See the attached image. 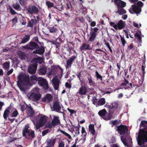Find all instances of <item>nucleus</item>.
<instances>
[{
    "instance_id": "obj_1",
    "label": "nucleus",
    "mask_w": 147,
    "mask_h": 147,
    "mask_svg": "<svg viewBox=\"0 0 147 147\" xmlns=\"http://www.w3.org/2000/svg\"><path fill=\"white\" fill-rule=\"evenodd\" d=\"M140 127L143 128L139 130L137 140L138 145L141 146L144 145L145 142H147V121H142Z\"/></svg>"
},
{
    "instance_id": "obj_2",
    "label": "nucleus",
    "mask_w": 147,
    "mask_h": 147,
    "mask_svg": "<svg viewBox=\"0 0 147 147\" xmlns=\"http://www.w3.org/2000/svg\"><path fill=\"white\" fill-rule=\"evenodd\" d=\"M17 84L20 90L23 92L25 91L26 88L24 86H26L30 82V78L28 75H19L18 78Z\"/></svg>"
},
{
    "instance_id": "obj_3",
    "label": "nucleus",
    "mask_w": 147,
    "mask_h": 147,
    "mask_svg": "<svg viewBox=\"0 0 147 147\" xmlns=\"http://www.w3.org/2000/svg\"><path fill=\"white\" fill-rule=\"evenodd\" d=\"M31 82L34 81H38L39 84L43 87L45 89H48L49 87L47 80L45 78L41 77H38L36 75L32 76L30 77Z\"/></svg>"
},
{
    "instance_id": "obj_4",
    "label": "nucleus",
    "mask_w": 147,
    "mask_h": 147,
    "mask_svg": "<svg viewBox=\"0 0 147 147\" xmlns=\"http://www.w3.org/2000/svg\"><path fill=\"white\" fill-rule=\"evenodd\" d=\"M32 91L33 92L30 95L29 98L33 101L36 102L38 101L41 98V95L39 92L38 88H35L32 89Z\"/></svg>"
},
{
    "instance_id": "obj_5",
    "label": "nucleus",
    "mask_w": 147,
    "mask_h": 147,
    "mask_svg": "<svg viewBox=\"0 0 147 147\" xmlns=\"http://www.w3.org/2000/svg\"><path fill=\"white\" fill-rule=\"evenodd\" d=\"M99 29V28L97 27L94 28H91L90 33V36L88 40L89 41L92 42L94 41L98 33V31Z\"/></svg>"
},
{
    "instance_id": "obj_6",
    "label": "nucleus",
    "mask_w": 147,
    "mask_h": 147,
    "mask_svg": "<svg viewBox=\"0 0 147 147\" xmlns=\"http://www.w3.org/2000/svg\"><path fill=\"white\" fill-rule=\"evenodd\" d=\"M23 47L25 49L33 50L38 48V45L34 42L30 41L28 45L23 46Z\"/></svg>"
},
{
    "instance_id": "obj_7",
    "label": "nucleus",
    "mask_w": 147,
    "mask_h": 147,
    "mask_svg": "<svg viewBox=\"0 0 147 147\" xmlns=\"http://www.w3.org/2000/svg\"><path fill=\"white\" fill-rule=\"evenodd\" d=\"M60 71L61 74L63 73V70L59 65H53L51 66L50 73L51 74L56 75L58 74V72Z\"/></svg>"
},
{
    "instance_id": "obj_8",
    "label": "nucleus",
    "mask_w": 147,
    "mask_h": 147,
    "mask_svg": "<svg viewBox=\"0 0 147 147\" xmlns=\"http://www.w3.org/2000/svg\"><path fill=\"white\" fill-rule=\"evenodd\" d=\"M117 131L121 135H123L128 132V129L127 126L121 124L117 126Z\"/></svg>"
},
{
    "instance_id": "obj_9",
    "label": "nucleus",
    "mask_w": 147,
    "mask_h": 147,
    "mask_svg": "<svg viewBox=\"0 0 147 147\" xmlns=\"http://www.w3.org/2000/svg\"><path fill=\"white\" fill-rule=\"evenodd\" d=\"M107 113V112L105 109H103L100 111L98 113V115L101 117L103 119L108 120L110 119L111 117L110 114L107 117H105L106 114Z\"/></svg>"
},
{
    "instance_id": "obj_10",
    "label": "nucleus",
    "mask_w": 147,
    "mask_h": 147,
    "mask_svg": "<svg viewBox=\"0 0 147 147\" xmlns=\"http://www.w3.org/2000/svg\"><path fill=\"white\" fill-rule=\"evenodd\" d=\"M61 108V106L59 101H56L53 103V107L52 108L53 111H55L58 113H60Z\"/></svg>"
},
{
    "instance_id": "obj_11",
    "label": "nucleus",
    "mask_w": 147,
    "mask_h": 147,
    "mask_svg": "<svg viewBox=\"0 0 147 147\" xmlns=\"http://www.w3.org/2000/svg\"><path fill=\"white\" fill-rule=\"evenodd\" d=\"M27 10L30 14H32L33 13L36 14L39 11L38 8L34 5H29L27 9Z\"/></svg>"
},
{
    "instance_id": "obj_12",
    "label": "nucleus",
    "mask_w": 147,
    "mask_h": 147,
    "mask_svg": "<svg viewBox=\"0 0 147 147\" xmlns=\"http://www.w3.org/2000/svg\"><path fill=\"white\" fill-rule=\"evenodd\" d=\"M56 140V138H53L47 139L46 141V143L47 144L46 147H52L53 146Z\"/></svg>"
},
{
    "instance_id": "obj_13",
    "label": "nucleus",
    "mask_w": 147,
    "mask_h": 147,
    "mask_svg": "<svg viewBox=\"0 0 147 147\" xmlns=\"http://www.w3.org/2000/svg\"><path fill=\"white\" fill-rule=\"evenodd\" d=\"M76 58V56L73 55L66 61V64L65 65V68L66 69L71 67L73 62Z\"/></svg>"
},
{
    "instance_id": "obj_14",
    "label": "nucleus",
    "mask_w": 147,
    "mask_h": 147,
    "mask_svg": "<svg viewBox=\"0 0 147 147\" xmlns=\"http://www.w3.org/2000/svg\"><path fill=\"white\" fill-rule=\"evenodd\" d=\"M42 114H39L38 115V117H41L39 121V123H40L41 125H44L47 122L48 119V117L45 115L42 116Z\"/></svg>"
},
{
    "instance_id": "obj_15",
    "label": "nucleus",
    "mask_w": 147,
    "mask_h": 147,
    "mask_svg": "<svg viewBox=\"0 0 147 147\" xmlns=\"http://www.w3.org/2000/svg\"><path fill=\"white\" fill-rule=\"evenodd\" d=\"M45 52V49L43 46H41L39 47L38 48H37L33 52V53L34 54H38L40 55H43Z\"/></svg>"
},
{
    "instance_id": "obj_16",
    "label": "nucleus",
    "mask_w": 147,
    "mask_h": 147,
    "mask_svg": "<svg viewBox=\"0 0 147 147\" xmlns=\"http://www.w3.org/2000/svg\"><path fill=\"white\" fill-rule=\"evenodd\" d=\"M37 67L36 64H33L30 65L28 68V72L31 74H34L36 72Z\"/></svg>"
},
{
    "instance_id": "obj_17",
    "label": "nucleus",
    "mask_w": 147,
    "mask_h": 147,
    "mask_svg": "<svg viewBox=\"0 0 147 147\" xmlns=\"http://www.w3.org/2000/svg\"><path fill=\"white\" fill-rule=\"evenodd\" d=\"M53 99V96L51 94H47L42 99V101L44 102H47L49 103L52 101Z\"/></svg>"
},
{
    "instance_id": "obj_18",
    "label": "nucleus",
    "mask_w": 147,
    "mask_h": 147,
    "mask_svg": "<svg viewBox=\"0 0 147 147\" xmlns=\"http://www.w3.org/2000/svg\"><path fill=\"white\" fill-rule=\"evenodd\" d=\"M87 92V88L85 85L82 86L80 88L78 93L80 95L86 94Z\"/></svg>"
},
{
    "instance_id": "obj_19",
    "label": "nucleus",
    "mask_w": 147,
    "mask_h": 147,
    "mask_svg": "<svg viewBox=\"0 0 147 147\" xmlns=\"http://www.w3.org/2000/svg\"><path fill=\"white\" fill-rule=\"evenodd\" d=\"M115 4L118 8L123 7L125 6L126 3L121 0H114Z\"/></svg>"
},
{
    "instance_id": "obj_20",
    "label": "nucleus",
    "mask_w": 147,
    "mask_h": 147,
    "mask_svg": "<svg viewBox=\"0 0 147 147\" xmlns=\"http://www.w3.org/2000/svg\"><path fill=\"white\" fill-rule=\"evenodd\" d=\"M52 83L55 90H57L59 88V81L57 78H55L52 80Z\"/></svg>"
},
{
    "instance_id": "obj_21",
    "label": "nucleus",
    "mask_w": 147,
    "mask_h": 147,
    "mask_svg": "<svg viewBox=\"0 0 147 147\" xmlns=\"http://www.w3.org/2000/svg\"><path fill=\"white\" fill-rule=\"evenodd\" d=\"M47 72V68L44 65L40 66L39 69L38 70V72L40 74L42 75H45Z\"/></svg>"
},
{
    "instance_id": "obj_22",
    "label": "nucleus",
    "mask_w": 147,
    "mask_h": 147,
    "mask_svg": "<svg viewBox=\"0 0 147 147\" xmlns=\"http://www.w3.org/2000/svg\"><path fill=\"white\" fill-rule=\"evenodd\" d=\"M131 7L134 12L136 14H139L141 11V8L136 5H132Z\"/></svg>"
},
{
    "instance_id": "obj_23",
    "label": "nucleus",
    "mask_w": 147,
    "mask_h": 147,
    "mask_svg": "<svg viewBox=\"0 0 147 147\" xmlns=\"http://www.w3.org/2000/svg\"><path fill=\"white\" fill-rule=\"evenodd\" d=\"M117 29L121 30L125 26V22L123 21L122 20H120L117 24Z\"/></svg>"
},
{
    "instance_id": "obj_24",
    "label": "nucleus",
    "mask_w": 147,
    "mask_h": 147,
    "mask_svg": "<svg viewBox=\"0 0 147 147\" xmlns=\"http://www.w3.org/2000/svg\"><path fill=\"white\" fill-rule=\"evenodd\" d=\"M10 108V106L8 107L7 109H6L4 111L3 114V117L5 120L7 119V118L9 117V113Z\"/></svg>"
},
{
    "instance_id": "obj_25",
    "label": "nucleus",
    "mask_w": 147,
    "mask_h": 147,
    "mask_svg": "<svg viewBox=\"0 0 147 147\" xmlns=\"http://www.w3.org/2000/svg\"><path fill=\"white\" fill-rule=\"evenodd\" d=\"M60 123V121L57 117L55 116L51 121V123L53 127L57 125Z\"/></svg>"
},
{
    "instance_id": "obj_26",
    "label": "nucleus",
    "mask_w": 147,
    "mask_h": 147,
    "mask_svg": "<svg viewBox=\"0 0 147 147\" xmlns=\"http://www.w3.org/2000/svg\"><path fill=\"white\" fill-rule=\"evenodd\" d=\"M80 49L81 51H83L86 50H90L92 49V48L89 45H87L84 43L82 44Z\"/></svg>"
},
{
    "instance_id": "obj_27",
    "label": "nucleus",
    "mask_w": 147,
    "mask_h": 147,
    "mask_svg": "<svg viewBox=\"0 0 147 147\" xmlns=\"http://www.w3.org/2000/svg\"><path fill=\"white\" fill-rule=\"evenodd\" d=\"M28 109V114L30 117H32L34 114V112L32 108L30 106H29Z\"/></svg>"
},
{
    "instance_id": "obj_28",
    "label": "nucleus",
    "mask_w": 147,
    "mask_h": 147,
    "mask_svg": "<svg viewBox=\"0 0 147 147\" xmlns=\"http://www.w3.org/2000/svg\"><path fill=\"white\" fill-rule=\"evenodd\" d=\"M89 130L91 133L94 135L95 133V130L94 129V125L93 124H90L89 126Z\"/></svg>"
},
{
    "instance_id": "obj_29",
    "label": "nucleus",
    "mask_w": 147,
    "mask_h": 147,
    "mask_svg": "<svg viewBox=\"0 0 147 147\" xmlns=\"http://www.w3.org/2000/svg\"><path fill=\"white\" fill-rule=\"evenodd\" d=\"M30 39V36L26 35L25 36L23 39H22L21 42L22 43H25L28 42Z\"/></svg>"
},
{
    "instance_id": "obj_30",
    "label": "nucleus",
    "mask_w": 147,
    "mask_h": 147,
    "mask_svg": "<svg viewBox=\"0 0 147 147\" xmlns=\"http://www.w3.org/2000/svg\"><path fill=\"white\" fill-rule=\"evenodd\" d=\"M87 79L89 85L90 86L95 85V83L94 81L92 80V77L91 76H88Z\"/></svg>"
},
{
    "instance_id": "obj_31",
    "label": "nucleus",
    "mask_w": 147,
    "mask_h": 147,
    "mask_svg": "<svg viewBox=\"0 0 147 147\" xmlns=\"http://www.w3.org/2000/svg\"><path fill=\"white\" fill-rule=\"evenodd\" d=\"M10 62L9 61H6L4 63L3 65V68L5 70H8Z\"/></svg>"
},
{
    "instance_id": "obj_32",
    "label": "nucleus",
    "mask_w": 147,
    "mask_h": 147,
    "mask_svg": "<svg viewBox=\"0 0 147 147\" xmlns=\"http://www.w3.org/2000/svg\"><path fill=\"white\" fill-rule=\"evenodd\" d=\"M18 55L20 57V58L21 59L24 60L25 59L26 55L24 53V52L20 51L18 53Z\"/></svg>"
},
{
    "instance_id": "obj_33",
    "label": "nucleus",
    "mask_w": 147,
    "mask_h": 147,
    "mask_svg": "<svg viewBox=\"0 0 147 147\" xmlns=\"http://www.w3.org/2000/svg\"><path fill=\"white\" fill-rule=\"evenodd\" d=\"M105 99L104 98H100L98 101V105H103L105 103Z\"/></svg>"
},
{
    "instance_id": "obj_34",
    "label": "nucleus",
    "mask_w": 147,
    "mask_h": 147,
    "mask_svg": "<svg viewBox=\"0 0 147 147\" xmlns=\"http://www.w3.org/2000/svg\"><path fill=\"white\" fill-rule=\"evenodd\" d=\"M13 8L17 11H20L22 9L20 5L18 3L13 4Z\"/></svg>"
},
{
    "instance_id": "obj_35",
    "label": "nucleus",
    "mask_w": 147,
    "mask_h": 147,
    "mask_svg": "<svg viewBox=\"0 0 147 147\" xmlns=\"http://www.w3.org/2000/svg\"><path fill=\"white\" fill-rule=\"evenodd\" d=\"M117 12L119 13L120 15H122L126 13V11L123 7L118 8Z\"/></svg>"
},
{
    "instance_id": "obj_36",
    "label": "nucleus",
    "mask_w": 147,
    "mask_h": 147,
    "mask_svg": "<svg viewBox=\"0 0 147 147\" xmlns=\"http://www.w3.org/2000/svg\"><path fill=\"white\" fill-rule=\"evenodd\" d=\"M67 110L70 113V115L71 116H75L76 113V111H75L73 109H70L69 108H67Z\"/></svg>"
},
{
    "instance_id": "obj_37",
    "label": "nucleus",
    "mask_w": 147,
    "mask_h": 147,
    "mask_svg": "<svg viewBox=\"0 0 147 147\" xmlns=\"http://www.w3.org/2000/svg\"><path fill=\"white\" fill-rule=\"evenodd\" d=\"M48 29L49 30V32L51 33H56L57 31V28L54 26L49 27Z\"/></svg>"
},
{
    "instance_id": "obj_38",
    "label": "nucleus",
    "mask_w": 147,
    "mask_h": 147,
    "mask_svg": "<svg viewBox=\"0 0 147 147\" xmlns=\"http://www.w3.org/2000/svg\"><path fill=\"white\" fill-rule=\"evenodd\" d=\"M67 11L69 10L71 11L72 9V7L71 3L69 1V3H67L66 4Z\"/></svg>"
},
{
    "instance_id": "obj_39",
    "label": "nucleus",
    "mask_w": 147,
    "mask_h": 147,
    "mask_svg": "<svg viewBox=\"0 0 147 147\" xmlns=\"http://www.w3.org/2000/svg\"><path fill=\"white\" fill-rule=\"evenodd\" d=\"M119 122L117 120L114 121L112 120L110 121V124H112L113 125L111 126L112 127H113V125L115 126H117V125L119 124Z\"/></svg>"
},
{
    "instance_id": "obj_40",
    "label": "nucleus",
    "mask_w": 147,
    "mask_h": 147,
    "mask_svg": "<svg viewBox=\"0 0 147 147\" xmlns=\"http://www.w3.org/2000/svg\"><path fill=\"white\" fill-rule=\"evenodd\" d=\"M97 80L99 79L100 81H102V76L98 72L96 71L95 72Z\"/></svg>"
},
{
    "instance_id": "obj_41",
    "label": "nucleus",
    "mask_w": 147,
    "mask_h": 147,
    "mask_svg": "<svg viewBox=\"0 0 147 147\" xmlns=\"http://www.w3.org/2000/svg\"><path fill=\"white\" fill-rule=\"evenodd\" d=\"M123 82L121 84V86H124L126 87L127 86V85H129V81H127L126 79H124L123 81Z\"/></svg>"
},
{
    "instance_id": "obj_42",
    "label": "nucleus",
    "mask_w": 147,
    "mask_h": 147,
    "mask_svg": "<svg viewBox=\"0 0 147 147\" xmlns=\"http://www.w3.org/2000/svg\"><path fill=\"white\" fill-rule=\"evenodd\" d=\"M30 131L28 129H23L22 130V134L23 136L26 137V133L29 134Z\"/></svg>"
},
{
    "instance_id": "obj_43",
    "label": "nucleus",
    "mask_w": 147,
    "mask_h": 147,
    "mask_svg": "<svg viewBox=\"0 0 147 147\" xmlns=\"http://www.w3.org/2000/svg\"><path fill=\"white\" fill-rule=\"evenodd\" d=\"M46 4L49 8L53 7L54 6V4L49 1H46Z\"/></svg>"
},
{
    "instance_id": "obj_44",
    "label": "nucleus",
    "mask_w": 147,
    "mask_h": 147,
    "mask_svg": "<svg viewBox=\"0 0 147 147\" xmlns=\"http://www.w3.org/2000/svg\"><path fill=\"white\" fill-rule=\"evenodd\" d=\"M54 8L60 11L63 10L64 9V7H63V5H62L60 7L58 6L55 5L54 6Z\"/></svg>"
},
{
    "instance_id": "obj_45",
    "label": "nucleus",
    "mask_w": 147,
    "mask_h": 147,
    "mask_svg": "<svg viewBox=\"0 0 147 147\" xmlns=\"http://www.w3.org/2000/svg\"><path fill=\"white\" fill-rule=\"evenodd\" d=\"M112 109H116L117 108L118 104L117 102H114L112 104Z\"/></svg>"
},
{
    "instance_id": "obj_46",
    "label": "nucleus",
    "mask_w": 147,
    "mask_h": 147,
    "mask_svg": "<svg viewBox=\"0 0 147 147\" xmlns=\"http://www.w3.org/2000/svg\"><path fill=\"white\" fill-rule=\"evenodd\" d=\"M111 26H112L116 30H117V24H115L114 22H111L109 23Z\"/></svg>"
},
{
    "instance_id": "obj_47",
    "label": "nucleus",
    "mask_w": 147,
    "mask_h": 147,
    "mask_svg": "<svg viewBox=\"0 0 147 147\" xmlns=\"http://www.w3.org/2000/svg\"><path fill=\"white\" fill-rule=\"evenodd\" d=\"M18 114V113L16 109L13 111L12 114V117H16Z\"/></svg>"
},
{
    "instance_id": "obj_48",
    "label": "nucleus",
    "mask_w": 147,
    "mask_h": 147,
    "mask_svg": "<svg viewBox=\"0 0 147 147\" xmlns=\"http://www.w3.org/2000/svg\"><path fill=\"white\" fill-rule=\"evenodd\" d=\"M121 36V42L122 45L123 47L125 46V44L126 42V41L125 40L124 37H122Z\"/></svg>"
},
{
    "instance_id": "obj_49",
    "label": "nucleus",
    "mask_w": 147,
    "mask_h": 147,
    "mask_svg": "<svg viewBox=\"0 0 147 147\" xmlns=\"http://www.w3.org/2000/svg\"><path fill=\"white\" fill-rule=\"evenodd\" d=\"M44 125H41L40 123H36V130H38L40 127H43Z\"/></svg>"
},
{
    "instance_id": "obj_50",
    "label": "nucleus",
    "mask_w": 147,
    "mask_h": 147,
    "mask_svg": "<svg viewBox=\"0 0 147 147\" xmlns=\"http://www.w3.org/2000/svg\"><path fill=\"white\" fill-rule=\"evenodd\" d=\"M133 86L134 87L135 86V85H134V84H133H133L132 83H129V85H128L126 87H125V89H128L129 88H131L133 87Z\"/></svg>"
},
{
    "instance_id": "obj_51",
    "label": "nucleus",
    "mask_w": 147,
    "mask_h": 147,
    "mask_svg": "<svg viewBox=\"0 0 147 147\" xmlns=\"http://www.w3.org/2000/svg\"><path fill=\"white\" fill-rule=\"evenodd\" d=\"M74 127H75L76 129V132L75 133V134H76L77 136L78 135H79L80 134V131H79V127L78 126L77 127H75V126H74Z\"/></svg>"
},
{
    "instance_id": "obj_52",
    "label": "nucleus",
    "mask_w": 147,
    "mask_h": 147,
    "mask_svg": "<svg viewBox=\"0 0 147 147\" xmlns=\"http://www.w3.org/2000/svg\"><path fill=\"white\" fill-rule=\"evenodd\" d=\"M28 136H30L32 138H34L35 136L34 132V131H32L29 133Z\"/></svg>"
},
{
    "instance_id": "obj_53",
    "label": "nucleus",
    "mask_w": 147,
    "mask_h": 147,
    "mask_svg": "<svg viewBox=\"0 0 147 147\" xmlns=\"http://www.w3.org/2000/svg\"><path fill=\"white\" fill-rule=\"evenodd\" d=\"M82 133L84 136H86V135L87 133L85 129V128L83 127H82Z\"/></svg>"
},
{
    "instance_id": "obj_54",
    "label": "nucleus",
    "mask_w": 147,
    "mask_h": 147,
    "mask_svg": "<svg viewBox=\"0 0 147 147\" xmlns=\"http://www.w3.org/2000/svg\"><path fill=\"white\" fill-rule=\"evenodd\" d=\"M49 129L44 130L42 132V136L46 135L49 132Z\"/></svg>"
},
{
    "instance_id": "obj_55",
    "label": "nucleus",
    "mask_w": 147,
    "mask_h": 147,
    "mask_svg": "<svg viewBox=\"0 0 147 147\" xmlns=\"http://www.w3.org/2000/svg\"><path fill=\"white\" fill-rule=\"evenodd\" d=\"M66 48L67 50L68 51L69 54L71 53V51L72 49L71 47H70L69 45H67V46L66 47Z\"/></svg>"
},
{
    "instance_id": "obj_56",
    "label": "nucleus",
    "mask_w": 147,
    "mask_h": 147,
    "mask_svg": "<svg viewBox=\"0 0 147 147\" xmlns=\"http://www.w3.org/2000/svg\"><path fill=\"white\" fill-rule=\"evenodd\" d=\"M117 68L118 69V70L117 71V72L118 74L119 73V71L120 70L121 65V64H120V63H117Z\"/></svg>"
},
{
    "instance_id": "obj_57",
    "label": "nucleus",
    "mask_w": 147,
    "mask_h": 147,
    "mask_svg": "<svg viewBox=\"0 0 147 147\" xmlns=\"http://www.w3.org/2000/svg\"><path fill=\"white\" fill-rule=\"evenodd\" d=\"M53 43L56 46V47L57 48H58L61 45L59 42H54Z\"/></svg>"
},
{
    "instance_id": "obj_58",
    "label": "nucleus",
    "mask_w": 147,
    "mask_h": 147,
    "mask_svg": "<svg viewBox=\"0 0 147 147\" xmlns=\"http://www.w3.org/2000/svg\"><path fill=\"white\" fill-rule=\"evenodd\" d=\"M143 4V3L141 1H138L137 3V5L139 7H142Z\"/></svg>"
},
{
    "instance_id": "obj_59",
    "label": "nucleus",
    "mask_w": 147,
    "mask_h": 147,
    "mask_svg": "<svg viewBox=\"0 0 147 147\" xmlns=\"http://www.w3.org/2000/svg\"><path fill=\"white\" fill-rule=\"evenodd\" d=\"M82 72V71H80L79 72L78 74V73H77V74H76V76H77L78 78L80 80V81H81V78L82 77L81 75V73Z\"/></svg>"
},
{
    "instance_id": "obj_60",
    "label": "nucleus",
    "mask_w": 147,
    "mask_h": 147,
    "mask_svg": "<svg viewBox=\"0 0 147 147\" xmlns=\"http://www.w3.org/2000/svg\"><path fill=\"white\" fill-rule=\"evenodd\" d=\"M10 11L12 15H13L16 13V12L11 7L10 8Z\"/></svg>"
},
{
    "instance_id": "obj_61",
    "label": "nucleus",
    "mask_w": 147,
    "mask_h": 147,
    "mask_svg": "<svg viewBox=\"0 0 147 147\" xmlns=\"http://www.w3.org/2000/svg\"><path fill=\"white\" fill-rule=\"evenodd\" d=\"M105 45H107V47L109 49L111 52V53H112L113 52V51H112V50L111 47H110V46L109 45V43L108 42V43H105Z\"/></svg>"
},
{
    "instance_id": "obj_62",
    "label": "nucleus",
    "mask_w": 147,
    "mask_h": 147,
    "mask_svg": "<svg viewBox=\"0 0 147 147\" xmlns=\"http://www.w3.org/2000/svg\"><path fill=\"white\" fill-rule=\"evenodd\" d=\"M21 110L22 111H23L26 109V106L24 105H22L21 106Z\"/></svg>"
},
{
    "instance_id": "obj_63",
    "label": "nucleus",
    "mask_w": 147,
    "mask_h": 147,
    "mask_svg": "<svg viewBox=\"0 0 147 147\" xmlns=\"http://www.w3.org/2000/svg\"><path fill=\"white\" fill-rule=\"evenodd\" d=\"M31 22L33 24V25L36 24L37 22V20H36L34 19H31Z\"/></svg>"
},
{
    "instance_id": "obj_64",
    "label": "nucleus",
    "mask_w": 147,
    "mask_h": 147,
    "mask_svg": "<svg viewBox=\"0 0 147 147\" xmlns=\"http://www.w3.org/2000/svg\"><path fill=\"white\" fill-rule=\"evenodd\" d=\"M64 142H62L59 143L58 147H64Z\"/></svg>"
}]
</instances>
